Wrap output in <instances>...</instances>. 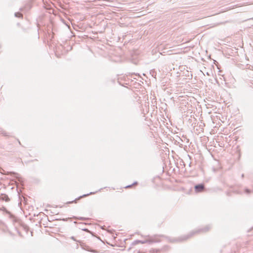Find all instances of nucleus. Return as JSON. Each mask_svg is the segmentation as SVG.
<instances>
[{
	"label": "nucleus",
	"mask_w": 253,
	"mask_h": 253,
	"mask_svg": "<svg viewBox=\"0 0 253 253\" xmlns=\"http://www.w3.org/2000/svg\"><path fill=\"white\" fill-rule=\"evenodd\" d=\"M210 226L209 225L206 226L205 228L199 230H197L195 231H192L188 235L186 236H184L183 237H181L179 238V240L180 241H184L190 238H191L192 236H193L194 235L200 232H206L209 231L210 229Z\"/></svg>",
	"instance_id": "obj_1"
},
{
	"label": "nucleus",
	"mask_w": 253,
	"mask_h": 253,
	"mask_svg": "<svg viewBox=\"0 0 253 253\" xmlns=\"http://www.w3.org/2000/svg\"><path fill=\"white\" fill-rule=\"evenodd\" d=\"M196 192H201L205 190V185L204 184H199L196 185L194 187Z\"/></svg>",
	"instance_id": "obj_2"
},
{
	"label": "nucleus",
	"mask_w": 253,
	"mask_h": 253,
	"mask_svg": "<svg viewBox=\"0 0 253 253\" xmlns=\"http://www.w3.org/2000/svg\"><path fill=\"white\" fill-rule=\"evenodd\" d=\"M94 193H95L94 192H90L89 194H84L83 196H81L79 197V198L76 199L75 200L71 201V202H69L67 203L68 204H71V203H76L77 202V201L79 200V199H80L81 198H82L83 197H86V196H88L89 195L93 194H94Z\"/></svg>",
	"instance_id": "obj_3"
},
{
	"label": "nucleus",
	"mask_w": 253,
	"mask_h": 253,
	"mask_svg": "<svg viewBox=\"0 0 253 253\" xmlns=\"http://www.w3.org/2000/svg\"><path fill=\"white\" fill-rule=\"evenodd\" d=\"M0 200L2 201H5V202H8L10 200L8 196L5 194H1L0 195Z\"/></svg>",
	"instance_id": "obj_4"
},
{
	"label": "nucleus",
	"mask_w": 253,
	"mask_h": 253,
	"mask_svg": "<svg viewBox=\"0 0 253 253\" xmlns=\"http://www.w3.org/2000/svg\"><path fill=\"white\" fill-rule=\"evenodd\" d=\"M1 211H4L5 212H6V213H7L8 214H9V217L11 218H12L14 217V216L13 214H12L10 211H8L6 208L4 207H2L1 208Z\"/></svg>",
	"instance_id": "obj_5"
},
{
	"label": "nucleus",
	"mask_w": 253,
	"mask_h": 253,
	"mask_svg": "<svg viewBox=\"0 0 253 253\" xmlns=\"http://www.w3.org/2000/svg\"><path fill=\"white\" fill-rule=\"evenodd\" d=\"M147 242V241H142L140 240H136L134 241V244H137L138 243H141V244H144Z\"/></svg>",
	"instance_id": "obj_6"
},
{
	"label": "nucleus",
	"mask_w": 253,
	"mask_h": 253,
	"mask_svg": "<svg viewBox=\"0 0 253 253\" xmlns=\"http://www.w3.org/2000/svg\"><path fill=\"white\" fill-rule=\"evenodd\" d=\"M15 16L16 17H19H19H21L22 16V14L21 13H20V12H16L15 13Z\"/></svg>",
	"instance_id": "obj_7"
},
{
	"label": "nucleus",
	"mask_w": 253,
	"mask_h": 253,
	"mask_svg": "<svg viewBox=\"0 0 253 253\" xmlns=\"http://www.w3.org/2000/svg\"><path fill=\"white\" fill-rule=\"evenodd\" d=\"M245 193L247 194H250L252 192L251 190L247 188L245 189Z\"/></svg>",
	"instance_id": "obj_8"
},
{
	"label": "nucleus",
	"mask_w": 253,
	"mask_h": 253,
	"mask_svg": "<svg viewBox=\"0 0 253 253\" xmlns=\"http://www.w3.org/2000/svg\"><path fill=\"white\" fill-rule=\"evenodd\" d=\"M78 219H80V220H85L86 219V218L85 217H79V218H77Z\"/></svg>",
	"instance_id": "obj_9"
},
{
	"label": "nucleus",
	"mask_w": 253,
	"mask_h": 253,
	"mask_svg": "<svg viewBox=\"0 0 253 253\" xmlns=\"http://www.w3.org/2000/svg\"><path fill=\"white\" fill-rule=\"evenodd\" d=\"M87 251L93 252V253H96V251L95 250H89L88 249H86Z\"/></svg>",
	"instance_id": "obj_10"
},
{
	"label": "nucleus",
	"mask_w": 253,
	"mask_h": 253,
	"mask_svg": "<svg viewBox=\"0 0 253 253\" xmlns=\"http://www.w3.org/2000/svg\"><path fill=\"white\" fill-rule=\"evenodd\" d=\"M131 186H132L131 185H130L127 186H126V188H130V187H131Z\"/></svg>",
	"instance_id": "obj_11"
},
{
	"label": "nucleus",
	"mask_w": 253,
	"mask_h": 253,
	"mask_svg": "<svg viewBox=\"0 0 253 253\" xmlns=\"http://www.w3.org/2000/svg\"><path fill=\"white\" fill-rule=\"evenodd\" d=\"M83 230L84 231H88V230L87 229H83Z\"/></svg>",
	"instance_id": "obj_12"
},
{
	"label": "nucleus",
	"mask_w": 253,
	"mask_h": 253,
	"mask_svg": "<svg viewBox=\"0 0 253 253\" xmlns=\"http://www.w3.org/2000/svg\"><path fill=\"white\" fill-rule=\"evenodd\" d=\"M11 173L14 174H18L17 173H16L15 172H11Z\"/></svg>",
	"instance_id": "obj_13"
},
{
	"label": "nucleus",
	"mask_w": 253,
	"mask_h": 253,
	"mask_svg": "<svg viewBox=\"0 0 253 253\" xmlns=\"http://www.w3.org/2000/svg\"><path fill=\"white\" fill-rule=\"evenodd\" d=\"M228 9H229L227 8L225 9L224 10H228Z\"/></svg>",
	"instance_id": "obj_14"
},
{
	"label": "nucleus",
	"mask_w": 253,
	"mask_h": 253,
	"mask_svg": "<svg viewBox=\"0 0 253 253\" xmlns=\"http://www.w3.org/2000/svg\"><path fill=\"white\" fill-rule=\"evenodd\" d=\"M136 183H137L136 182H134V183L133 184V185L135 184H136Z\"/></svg>",
	"instance_id": "obj_15"
},
{
	"label": "nucleus",
	"mask_w": 253,
	"mask_h": 253,
	"mask_svg": "<svg viewBox=\"0 0 253 253\" xmlns=\"http://www.w3.org/2000/svg\"><path fill=\"white\" fill-rule=\"evenodd\" d=\"M0 211H1V208H0Z\"/></svg>",
	"instance_id": "obj_16"
}]
</instances>
